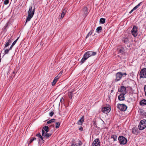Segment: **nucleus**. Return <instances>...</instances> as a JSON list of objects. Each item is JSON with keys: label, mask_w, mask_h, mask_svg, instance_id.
<instances>
[{"label": "nucleus", "mask_w": 146, "mask_h": 146, "mask_svg": "<svg viewBox=\"0 0 146 146\" xmlns=\"http://www.w3.org/2000/svg\"><path fill=\"white\" fill-rule=\"evenodd\" d=\"M97 54L96 52L92 51H88L86 52L84 54L83 56L81 61V64L84 63L90 57L92 56H94Z\"/></svg>", "instance_id": "nucleus-1"}, {"label": "nucleus", "mask_w": 146, "mask_h": 146, "mask_svg": "<svg viewBox=\"0 0 146 146\" xmlns=\"http://www.w3.org/2000/svg\"><path fill=\"white\" fill-rule=\"evenodd\" d=\"M35 10V7L33 9V7L32 5L30 6L29 9L28 11V15L27 17L25 24L28 21H29L31 18H32L34 14Z\"/></svg>", "instance_id": "nucleus-2"}, {"label": "nucleus", "mask_w": 146, "mask_h": 146, "mask_svg": "<svg viewBox=\"0 0 146 146\" xmlns=\"http://www.w3.org/2000/svg\"><path fill=\"white\" fill-rule=\"evenodd\" d=\"M127 75L126 73H122L121 72H117L115 74V78L114 79L115 82H117L120 80L122 77H125Z\"/></svg>", "instance_id": "nucleus-3"}, {"label": "nucleus", "mask_w": 146, "mask_h": 146, "mask_svg": "<svg viewBox=\"0 0 146 146\" xmlns=\"http://www.w3.org/2000/svg\"><path fill=\"white\" fill-rule=\"evenodd\" d=\"M146 127V120L143 119L141 120L138 126L139 129L140 130H142L144 129Z\"/></svg>", "instance_id": "nucleus-4"}, {"label": "nucleus", "mask_w": 146, "mask_h": 146, "mask_svg": "<svg viewBox=\"0 0 146 146\" xmlns=\"http://www.w3.org/2000/svg\"><path fill=\"white\" fill-rule=\"evenodd\" d=\"M118 139L121 145H125L127 142V139L122 136H119Z\"/></svg>", "instance_id": "nucleus-5"}, {"label": "nucleus", "mask_w": 146, "mask_h": 146, "mask_svg": "<svg viewBox=\"0 0 146 146\" xmlns=\"http://www.w3.org/2000/svg\"><path fill=\"white\" fill-rule=\"evenodd\" d=\"M139 74L140 78H146V68L142 69L140 70Z\"/></svg>", "instance_id": "nucleus-6"}, {"label": "nucleus", "mask_w": 146, "mask_h": 146, "mask_svg": "<svg viewBox=\"0 0 146 146\" xmlns=\"http://www.w3.org/2000/svg\"><path fill=\"white\" fill-rule=\"evenodd\" d=\"M137 27L135 26H134L131 30V33L132 35L134 37H136L138 35Z\"/></svg>", "instance_id": "nucleus-7"}, {"label": "nucleus", "mask_w": 146, "mask_h": 146, "mask_svg": "<svg viewBox=\"0 0 146 146\" xmlns=\"http://www.w3.org/2000/svg\"><path fill=\"white\" fill-rule=\"evenodd\" d=\"M117 107L119 110L123 111H125L127 109V107L126 105L123 104H117Z\"/></svg>", "instance_id": "nucleus-8"}, {"label": "nucleus", "mask_w": 146, "mask_h": 146, "mask_svg": "<svg viewBox=\"0 0 146 146\" xmlns=\"http://www.w3.org/2000/svg\"><path fill=\"white\" fill-rule=\"evenodd\" d=\"M93 146H100V142L99 139H95L92 144Z\"/></svg>", "instance_id": "nucleus-9"}, {"label": "nucleus", "mask_w": 146, "mask_h": 146, "mask_svg": "<svg viewBox=\"0 0 146 146\" xmlns=\"http://www.w3.org/2000/svg\"><path fill=\"white\" fill-rule=\"evenodd\" d=\"M110 107H105L102 108V111L104 113H107L110 111Z\"/></svg>", "instance_id": "nucleus-10"}, {"label": "nucleus", "mask_w": 146, "mask_h": 146, "mask_svg": "<svg viewBox=\"0 0 146 146\" xmlns=\"http://www.w3.org/2000/svg\"><path fill=\"white\" fill-rule=\"evenodd\" d=\"M42 136L45 137L46 138H48L52 135L51 133H46L42 129Z\"/></svg>", "instance_id": "nucleus-11"}, {"label": "nucleus", "mask_w": 146, "mask_h": 146, "mask_svg": "<svg viewBox=\"0 0 146 146\" xmlns=\"http://www.w3.org/2000/svg\"><path fill=\"white\" fill-rule=\"evenodd\" d=\"M118 91L121 94L125 93L126 94V88L124 86H121L120 88L119 89Z\"/></svg>", "instance_id": "nucleus-12"}, {"label": "nucleus", "mask_w": 146, "mask_h": 146, "mask_svg": "<svg viewBox=\"0 0 146 146\" xmlns=\"http://www.w3.org/2000/svg\"><path fill=\"white\" fill-rule=\"evenodd\" d=\"M76 94L75 91L74 90H72L68 92V96L70 99H72L74 94Z\"/></svg>", "instance_id": "nucleus-13"}, {"label": "nucleus", "mask_w": 146, "mask_h": 146, "mask_svg": "<svg viewBox=\"0 0 146 146\" xmlns=\"http://www.w3.org/2000/svg\"><path fill=\"white\" fill-rule=\"evenodd\" d=\"M84 116H82L80 119L78 121L77 124L79 125H81L82 124L84 121Z\"/></svg>", "instance_id": "nucleus-14"}, {"label": "nucleus", "mask_w": 146, "mask_h": 146, "mask_svg": "<svg viewBox=\"0 0 146 146\" xmlns=\"http://www.w3.org/2000/svg\"><path fill=\"white\" fill-rule=\"evenodd\" d=\"M125 94V93H124L123 94H121L118 96V99L120 101H123L124 100L125 98L124 97V95Z\"/></svg>", "instance_id": "nucleus-15"}, {"label": "nucleus", "mask_w": 146, "mask_h": 146, "mask_svg": "<svg viewBox=\"0 0 146 146\" xmlns=\"http://www.w3.org/2000/svg\"><path fill=\"white\" fill-rule=\"evenodd\" d=\"M82 143L80 140L78 141V143H73L71 146H82Z\"/></svg>", "instance_id": "nucleus-16"}, {"label": "nucleus", "mask_w": 146, "mask_h": 146, "mask_svg": "<svg viewBox=\"0 0 146 146\" xmlns=\"http://www.w3.org/2000/svg\"><path fill=\"white\" fill-rule=\"evenodd\" d=\"M138 130L137 128L134 127L132 129V133L134 134L137 135L138 133Z\"/></svg>", "instance_id": "nucleus-17"}, {"label": "nucleus", "mask_w": 146, "mask_h": 146, "mask_svg": "<svg viewBox=\"0 0 146 146\" xmlns=\"http://www.w3.org/2000/svg\"><path fill=\"white\" fill-rule=\"evenodd\" d=\"M117 50L119 53L123 54L124 52V49L121 46H119L117 48Z\"/></svg>", "instance_id": "nucleus-18"}, {"label": "nucleus", "mask_w": 146, "mask_h": 146, "mask_svg": "<svg viewBox=\"0 0 146 146\" xmlns=\"http://www.w3.org/2000/svg\"><path fill=\"white\" fill-rule=\"evenodd\" d=\"M67 11L66 9H64L63 10L61 15V18H63L66 13Z\"/></svg>", "instance_id": "nucleus-19"}, {"label": "nucleus", "mask_w": 146, "mask_h": 146, "mask_svg": "<svg viewBox=\"0 0 146 146\" xmlns=\"http://www.w3.org/2000/svg\"><path fill=\"white\" fill-rule=\"evenodd\" d=\"M59 76H57L55 77L52 83V86L54 85L56 83V82L59 79Z\"/></svg>", "instance_id": "nucleus-20"}, {"label": "nucleus", "mask_w": 146, "mask_h": 146, "mask_svg": "<svg viewBox=\"0 0 146 146\" xmlns=\"http://www.w3.org/2000/svg\"><path fill=\"white\" fill-rule=\"evenodd\" d=\"M140 104L142 106H144L146 105V100L144 99L140 102Z\"/></svg>", "instance_id": "nucleus-21"}, {"label": "nucleus", "mask_w": 146, "mask_h": 146, "mask_svg": "<svg viewBox=\"0 0 146 146\" xmlns=\"http://www.w3.org/2000/svg\"><path fill=\"white\" fill-rule=\"evenodd\" d=\"M12 42V40L10 39H9L7 42H6V43L5 45V48L8 46L9 44L10 43H11Z\"/></svg>", "instance_id": "nucleus-22"}, {"label": "nucleus", "mask_w": 146, "mask_h": 146, "mask_svg": "<svg viewBox=\"0 0 146 146\" xmlns=\"http://www.w3.org/2000/svg\"><path fill=\"white\" fill-rule=\"evenodd\" d=\"M43 129L44 131H45V132H46V133H47L49 131V127L48 126H45L44 127H43Z\"/></svg>", "instance_id": "nucleus-23"}, {"label": "nucleus", "mask_w": 146, "mask_h": 146, "mask_svg": "<svg viewBox=\"0 0 146 146\" xmlns=\"http://www.w3.org/2000/svg\"><path fill=\"white\" fill-rule=\"evenodd\" d=\"M111 138L113 139L114 141H116L117 138V136L115 135H112L111 136Z\"/></svg>", "instance_id": "nucleus-24"}, {"label": "nucleus", "mask_w": 146, "mask_h": 146, "mask_svg": "<svg viewBox=\"0 0 146 146\" xmlns=\"http://www.w3.org/2000/svg\"><path fill=\"white\" fill-rule=\"evenodd\" d=\"M93 33V31L92 29L89 32V33H88V34L87 35L86 37V38H88Z\"/></svg>", "instance_id": "nucleus-25"}, {"label": "nucleus", "mask_w": 146, "mask_h": 146, "mask_svg": "<svg viewBox=\"0 0 146 146\" xmlns=\"http://www.w3.org/2000/svg\"><path fill=\"white\" fill-rule=\"evenodd\" d=\"M106 19L103 18H101L100 19V23L102 24H104L105 23Z\"/></svg>", "instance_id": "nucleus-26"}, {"label": "nucleus", "mask_w": 146, "mask_h": 146, "mask_svg": "<svg viewBox=\"0 0 146 146\" xmlns=\"http://www.w3.org/2000/svg\"><path fill=\"white\" fill-rule=\"evenodd\" d=\"M142 3V2H141L139 3L137 5L135 6V7L133 8V9L134 11L136 10L139 7V6Z\"/></svg>", "instance_id": "nucleus-27"}, {"label": "nucleus", "mask_w": 146, "mask_h": 146, "mask_svg": "<svg viewBox=\"0 0 146 146\" xmlns=\"http://www.w3.org/2000/svg\"><path fill=\"white\" fill-rule=\"evenodd\" d=\"M142 3V2H141L139 3L137 5L135 6V7L133 8V9L134 11L136 10L139 7V6Z\"/></svg>", "instance_id": "nucleus-28"}, {"label": "nucleus", "mask_w": 146, "mask_h": 146, "mask_svg": "<svg viewBox=\"0 0 146 146\" xmlns=\"http://www.w3.org/2000/svg\"><path fill=\"white\" fill-rule=\"evenodd\" d=\"M102 30V27L101 26L98 27L96 29V31L98 33L101 32Z\"/></svg>", "instance_id": "nucleus-29"}, {"label": "nucleus", "mask_w": 146, "mask_h": 146, "mask_svg": "<svg viewBox=\"0 0 146 146\" xmlns=\"http://www.w3.org/2000/svg\"><path fill=\"white\" fill-rule=\"evenodd\" d=\"M56 119H52L48 121L47 122V123L48 124H50L52 122H54L55 121Z\"/></svg>", "instance_id": "nucleus-30"}, {"label": "nucleus", "mask_w": 146, "mask_h": 146, "mask_svg": "<svg viewBox=\"0 0 146 146\" xmlns=\"http://www.w3.org/2000/svg\"><path fill=\"white\" fill-rule=\"evenodd\" d=\"M122 40L124 43L127 42L129 41L128 39L127 38H123Z\"/></svg>", "instance_id": "nucleus-31"}, {"label": "nucleus", "mask_w": 146, "mask_h": 146, "mask_svg": "<svg viewBox=\"0 0 146 146\" xmlns=\"http://www.w3.org/2000/svg\"><path fill=\"white\" fill-rule=\"evenodd\" d=\"M60 124V123L59 122H56V126L55 127L56 128H59V127Z\"/></svg>", "instance_id": "nucleus-32"}, {"label": "nucleus", "mask_w": 146, "mask_h": 146, "mask_svg": "<svg viewBox=\"0 0 146 146\" xmlns=\"http://www.w3.org/2000/svg\"><path fill=\"white\" fill-rule=\"evenodd\" d=\"M9 3V0H5L4 2V3L5 5H7Z\"/></svg>", "instance_id": "nucleus-33"}, {"label": "nucleus", "mask_w": 146, "mask_h": 146, "mask_svg": "<svg viewBox=\"0 0 146 146\" xmlns=\"http://www.w3.org/2000/svg\"><path fill=\"white\" fill-rule=\"evenodd\" d=\"M9 50H9V49H6V50H5L4 52L5 54H6L8 53Z\"/></svg>", "instance_id": "nucleus-34"}, {"label": "nucleus", "mask_w": 146, "mask_h": 146, "mask_svg": "<svg viewBox=\"0 0 146 146\" xmlns=\"http://www.w3.org/2000/svg\"><path fill=\"white\" fill-rule=\"evenodd\" d=\"M19 38V37H18L15 41H14L12 44H14V45L16 43L17 41L18 40V39Z\"/></svg>", "instance_id": "nucleus-35"}, {"label": "nucleus", "mask_w": 146, "mask_h": 146, "mask_svg": "<svg viewBox=\"0 0 146 146\" xmlns=\"http://www.w3.org/2000/svg\"><path fill=\"white\" fill-rule=\"evenodd\" d=\"M54 112L51 111L49 115L51 116H52L54 115Z\"/></svg>", "instance_id": "nucleus-36"}, {"label": "nucleus", "mask_w": 146, "mask_h": 146, "mask_svg": "<svg viewBox=\"0 0 146 146\" xmlns=\"http://www.w3.org/2000/svg\"><path fill=\"white\" fill-rule=\"evenodd\" d=\"M144 90L145 92V95L146 96V85H145L144 87Z\"/></svg>", "instance_id": "nucleus-37"}, {"label": "nucleus", "mask_w": 146, "mask_h": 146, "mask_svg": "<svg viewBox=\"0 0 146 146\" xmlns=\"http://www.w3.org/2000/svg\"><path fill=\"white\" fill-rule=\"evenodd\" d=\"M79 129L80 131H82L83 130V127L81 126Z\"/></svg>", "instance_id": "nucleus-38"}, {"label": "nucleus", "mask_w": 146, "mask_h": 146, "mask_svg": "<svg viewBox=\"0 0 146 146\" xmlns=\"http://www.w3.org/2000/svg\"><path fill=\"white\" fill-rule=\"evenodd\" d=\"M62 73V72H60L59 74L57 76H59V78H60V76H61Z\"/></svg>", "instance_id": "nucleus-39"}, {"label": "nucleus", "mask_w": 146, "mask_h": 146, "mask_svg": "<svg viewBox=\"0 0 146 146\" xmlns=\"http://www.w3.org/2000/svg\"><path fill=\"white\" fill-rule=\"evenodd\" d=\"M62 73V72H60L59 74L57 76H59V78H60V76H61Z\"/></svg>", "instance_id": "nucleus-40"}, {"label": "nucleus", "mask_w": 146, "mask_h": 146, "mask_svg": "<svg viewBox=\"0 0 146 146\" xmlns=\"http://www.w3.org/2000/svg\"><path fill=\"white\" fill-rule=\"evenodd\" d=\"M39 135H41L40 133H38L36 135V136L39 137Z\"/></svg>", "instance_id": "nucleus-41"}, {"label": "nucleus", "mask_w": 146, "mask_h": 146, "mask_svg": "<svg viewBox=\"0 0 146 146\" xmlns=\"http://www.w3.org/2000/svg\"><path fill=\"white\" fill-rule=\"evenodd\" d=\"M39 138H40V139L42 140H43V137L41 135H39Z\"/></svg>", "instance_id": "nucleus-42"}, {"label": "nucleus", "mask_w": 146, "mask_h": 146, "mask_svg": "<svg viewBox=\"0 0 146 146\" xmlns=\"http://www.w3.org/2000/svg\"><path fill=\"white\" fill-rule=\"evenodd\" d=\"M33 141V140H32L31 139H30V141L29 143V144H31L32 142Z\"/></svg>", "instance_id": "nucleus-43"}, {"label": "nucleus", "mask_w": 146, "mask_h": 146, "mask_svg": "<svg viewBox=\"0 0 146 146\" xmlns=\"http://www.w3.org/2000/svg\"><path fill=\"white\" fill-rule=\"evenodd\" d=\"M31 139L33 140V141L34 140H36V138L35 137H32Z\"/></svg>", "instance_id": "nucleus-44"}, {"label": "nucleus", "mask_w": 146, "mask_h": 146, "mask_svg": "<svg viewBox=\"0 0 146 146\" xmlns=\"http://www.w3.org/2000/svg\"><path fill=\"white\" fill-rule=\"evenodd\" d=\"M62 100H63V101H64V99L63 98H61L60 100V102H62Z\"/></svg>", "instance_id": "nucleus-45"}, {"label": "nucleus", "mask_w": 146, "mask_h": 146, "mask_svg": "<svg viewBox=\"0 0 146 146\" xmlns=\"http://www.w3.org/2000/svg\"><path fill=\"white\" fill-rule=\"evenodd\" d=\"M133 11H134V10H133V9H132V10L131 11H130L129 12V14H131V13L133 12Z\"/></svg>", "instance_id": "nucleus-46"}, {"label": "nucleus", "mask_w": 146, "mask_h": 146, "mask_svg": "<svg viewBox=\"0 0 146 146\" xmlns=\"http://www.w3.org/2000/svg\"><path fill=\"white\" fill-rule=\"evenodd\" d=\"M13 74H14V76H13V77H14V76H15V74L16 73H15V71H13Z\"/></svg>", "instance_id": "nucleus-47"}, {"label": "nucleus", "mask_w": 146, "mask_h": 146, "mask_svg": "<svg viewBox=\"0 0 146 146\" xmlns=\"http://www.w3.org/2000/svg\"><path fill=\"white\" fill-rule=\"evenodd\" d=\"M13 47V46H10V48H9V50H11V49H12V48Z\"/></svg>", "instance_id": "nucleus-48"}, {"label": "nucleus", "mask_w": 146, "mask_h": 146, "mask_svg": "<svg viewBox=\"0 0 146 146\" xmlns=\"http://www.w3.org/2000/svg\"><path fill=\"white\" fill-rule=\"evenodd\" d=\"M51 126H52L53 127H54V125H51Z\"/></svg>", "instance_id": "nucleus-49"}, {"label": "nucleus", "mask_w": 146, "mask_h": 146, "mask_svg": "<svg viewBox=\"0 0 146 146\" xmlns=\"http://www.w3.org/2000/svg\"><path fill=\"white\" fill-rule=\"evenodd\" d=\"M111 93H113V90H111Z\"/></svg>", "instance_id": "nucleus-50"}, {"label": "nucleus", "mask_w": 146, "mask_h": 146, "mask_svg": "<svg viewBox=\"0 0 146 146\" xmlns=\"http://www.w3.org/2000/svg\"><path fill=\"white\" fill-rule=\"evenodd\" d=\"M14 45V44H12L11 46H13Z\"/></svg>", "instance_id": "nucleus-51"}, {"label": "nucleus", "mask_w": 146, "mask_h": 146, "mask_svg": "<svg viewBox=\"0 0 146 146\" xmlns=\"http://www.w3.org/2000/svg\"><path fill=\"white\" fill-rule=\"evenodd\" d=\"M94 125H96V124H95V122H94Z\"/></svg>", "instance_id": "nucleus-52"}, {"label": "nucleus", "mask_w": 146, "mask_h": 146, "mask_svg": "<svg viewBox=\"0 0 146 146\" xmlns=\"http://www.w3.org/2000/svg\"><path fill=\"white\" fill-rule=\"evenodd\" d=\"M85 9H86V10H87V8H86V7L85 8Z\"/></svg>", "instance_id": "nucleus-53"}, {"label": "nucleus", "mask_w": 146, "mask_h": 146, "mask_svg": "<svg viewBox=\"0 0 146 146\" xmlns=\"http://www.w3.org/2000/svg\"><path fill=\"white\" fill-rule=\"evenodd\" d=\"M13 76V75H12V76H11V77H12V76Z\"/></svg>", "instance_id": "nucleus-54"}]
</instances>
